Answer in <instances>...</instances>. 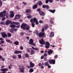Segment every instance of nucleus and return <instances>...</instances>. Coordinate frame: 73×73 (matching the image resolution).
<instances>
[{
	"mask_svg": "<svg viewBox=\"0 0 73 73\" xmlns=\"http://www.w3.org/2000/svg\"><path fill=\"white\" fill-rule=\"evenodd\" d=\"M22 68H19V69H20V70H20V71L21 72L24 73V66H22Z\"/></svg>",
	"mask_w": 73,
	"mask_h": 73,
	"instance_id": "obj_10",
	"label": "nucleus"
},
{
	"mask_svg": "<svg viewBox=\"0 0 73 73\" xmlns=\"http://www.w3.org/2000/svg\"><path fill=\"white\" fill-rule=\"evenodd\" d=\"M42 7L43 8L45 9V8L47 9H49V6L48 5H43L42 6Z\"/></svg>",
	"mask_w": 73,
	"mask_h": 73,
	"instance_id": "obj_9",
	"label": "nucleus"
},
{
	"mask_svg": "<svg viewBox=\"0 0 73 73\" xmlns=\"http://www.w3.org/2000/svg\"><path fill=\"white\" fill-rule=\"evenodd\" d=\"M42 32H44V29H42Z\"/></svg>",
	"mask_w": 73,
	"mask_h": 73,
	"instance_id": "obj_64",
	"label": "nucleus"
},
{
	"mask_svg": "<svg viewBox=\"0 0 73 73\" xmlns=\"http://www.w3.org/2000/svg\"><path fill=\"white\" fill-rule=\"evenodd\" d=\"M14 53L15 54H19V53H22V51L15 50L14 52Z\"/></svg>",
	"mask_w": 73,
	"mask_h": 73,
	"instance_id": "obj_13",
	"label": "nucleus"
},
{
	"mask_svg": "<svg viewBox=\"0 0 73 73\" xmlns=\"http://www.w3.org/2000/svg\"><path fill=\"white\" fill-rule=\"evenodd\" d=\"M49 11H50V12L51 13H54L55 12V11H56V10L55 9H54L53 10H51V9H49L48 10Z\"/></svg>",
	"mask_w": 73,
	"mask_h": 73,
	"instance_id": "obj_22",
	"label": "nucleus"
},
{
	"mask_svg": "<svg viewBox=\"0 0 73 73\" xmlns=\"http://www.w3.org/2000/svg\"><path fill=\"white\" fill-rule=\"evenodd\" d=\"M54 36V33L53 31H52L50 33V37H52Z\"/></svg>",
	"mask_w": 73,
	"mask_h": 73,
	"instance_id": "obj_24",
	"label": "nucleus"
},
{
	"mask_svg": "<svg viewBox=\"0 0 73 73\" xmlns=\"http://www.w3.org/2000/svg\"><path fill=\"white\" fill-rule=\"evenodd\" d=\"M16 27V26L15 25H10V27L11 28H15Z\"/></svg>",
	"mask_w": 73,
	"mask_h": 73,
	"instance_id": "obj_34",
	"label": "nucleus"
},
{
	"mask_svg": "<svg viewBox=\"0 0 73 73\" xmlns=\"http://www.w3.org/2000/svg\"><path fill=\"white\" fill-rule=\"evenodd\" d=\"M9 24H15V25H19L20 24L19 22H12L11 21L7 20L6 22V25H8Z\"/></svg>",
	"mask_w": 73,
	"mask_h": 73,
	"instance_id": "obj_1",
	"label": "nucleus"
},
{
	"mask_svg": "<svg viewBox=\"0 0 73 73\" xmlns=\"http://www.w3.org/2000/svg\"><path fill=\"white\" fill-rule=\"evenodd\" d=\"M5 16V14H3V12H2L0 13V17H3Z\"/></svg>",
	"mask_w": 73,
	"mask_h": 73,
	"instance_id": "obj_20",
	"label": "nucleus"
},
{
	"mask_svg": "<svg viewBox=\"0 0 73 73\" xmlns=\"http://www.w3.org/2000/svg\"><path fill=\"white\" fill-rule=\"evenodd\" d=\"M31 23V25L32 27H33V28H34L35 27V23L33 22V23Z\"/></svg>",
	"mask_w": 73,
	"mask_h": 73,
	"instance_id": "obj_35",
	"label": "nucleus"
},
{
	"mask_svg": "<svg viewBox=\"0 0 73 73\" xmlns=\"http://www.w3.org/2000/svg\"><path fill=\"white\" fill-rule=\"evenodd\" d=\"M25 55L27 58H28V57H29V55H28V54L27 53H25Z\"/></svg>",
	"mask_w": 73,
	"mask_h": 73,
	"instance_id": "obj_38",
	"label": "nucleus"
},
{
	"mask_svg": "<svg viewBox=\"0 0 73 73\" xmlns=\"http://www.w3.org/2000/svg\"><path fill=\"white\" fill-rule=\"evenodd\" d=\"M49 63L50 64H55L56 61L54 60H49Z\"/></svg>",
	"mask_w": 73,
	"mask_h": 73,
	"instance_id": "obj_7",
	"label": "nucleus"
},
{
	"mask_svg": "<svg viewBox=\"0 0 73 73\" xmlns=\"http://www.w3.org/2000/svg\"><path fill=\"white\" fill-rule=\"evenodd\" d=\"M13 58L14 59L15 58H16V56H13Z\"/></svg>",
	"mask_w": 73,
	"mask_h": 73,
	"instance_id": "obj_58",
	"label": "nucleus"
},
{
	"mask_svg": "<svg viewBox=\"0 0 73 73\" xmlns=\"http://www.w3.org/2000/svg\"><path fill=\"white\" fill-rule=\"evenodd\" d=\"M10 13H15L14 12H13V11H10Z\"/></svg>",
	"mask_w": 73,
	"mask_h": 73,
	"instance_id": "obj_60",
	"label": "nucleus"
},
{
	"mask_svg": "<svg viewBox=\"0 0 73 73\" xmlns=\"http://www.w3.org/2000/svg\"><path fill=\"white\" fill-rule=\"evenodd\" d=\"M7 36L9 37H11V34L10 33H7Z\"/></svg>",
	"mask_w": 73,
	"mask_h": 73,
	"instance_id": "obj_37",
	"label": "nucleus"
},
{
	"mask_svg": "<svg viewBox=\"0 0 73 73\" xmlns=\"http://www.w3.org/2000/svg\"><path fill=\"white\" fill-rule=\"evenodd\" d=\"M32 48L34 50H37L38 51V48H34V47L33 46H32Z\"/></svg>",
	"mask_w": 73,
	"mask_h": 73,
	"instance_id": "obj_27",
	"label": "nucleus"
},
{
	"mask_svg": "<svg viewBox=\"0 0 73 73\" xmlns=\"http://www.w3.org/2000/svg\"><path fill=\"white\" fill-rule=\"evenodd\" d=\"M19 42L18 41H16L14 42V44H15L16 45H19Z\"/></svg>",
	"mask_w": 73,
	"mask_h": 73,
	"instance_id": "obj_28",
	"label": "nucleus"
},
{
	"mask_svg": "<svg viewBox=\"0 0 73 73\" xmlns=\"http://www.w3.org/2000/svg\"><path fill=\"white\" fill-rule=\"evenodd\" d=\"M37 11H38V12H40L41 11V9H40V8L37 9Z\"/></svg>",
	"mask_w": 73,
	"mask_h": 73,
	"instance_id": "obj_44",
	"label": "nucleus"
},
{
	"mask_svg": "<svg viewBox=\"0 0 73 73\" xmlns=\"http://www.w3.org/2000/svg\"><path fill=\"white\" fill-rule=\"evenodd\" d=\"M35 53V51L34 50H31V54H34Z\"/></svg>",
	"mask_w": 73,
	"mask_h": 73,
	"instance_id": "obj_29",
	"label": "nucleus"
},
{
	"mask_svg": "<svg viewBox=\"0 0 73 73\" xmlns=\"http://www.w3.org/2000/svg\"><path fill=\"white\" fill-rule=\"evenodd\" d=\"M44 57H46L47 56V54L46 53H44Z\"/></svg>",
	"mask_w": 73,
	"mask_h": 73,
	"instance_id": "obj_53",
	"label": "nucleus"
},
{
	"mask_svg": "<svg viewBox=\"0 0 73 73\" xmlns=\"http://www.w3.org/2000/svg\"><path fill=\"white\" fill-rule=\"evenodd\" d=\"M2 2L0 0V7H1L2 6Z\"/></svg>",
	"mask_w": 73,
	"mask_h": 73,
	"instance_id": "obj_45",
	"label": "nucleus"
},
{
	"mask_svg": "<svg viewBox=\"0 0 73 73\" xmlns=\"http://www.w3.org/2000/svg\"><path fill=\"white\" fill-rule=\"evenodd\" d=\"M39 42L42 45H44V44H45V41L42 39H41V40H40L39 41Z\"/></svg>",
	"mask_w": 73,
	"mask_h": 73,
	"instance_id": "obj_8",
	"label": "nucleus"
},
{
	"mask_svg": "<svg viewBox=\"0 0 73 73\" xmlns=\"http://www.w3.org/2000/svg\"><path fill=\"white\" fill-rule=\"evenodd\" d=\"M27 18L28 19H31L32 17V15L28 16L27 17Z\"/></svg>",
	"mask_w": 73,
	"mask_h": 73,
	"instance_id": "obj_39",
	"label": "nucleus"
},
{
	"mask_svg": "<svg viewBox=\"0 0 73 73\" xmlns=\"http://www.w3.org/2000/svg\"><path fill=\"white\" fill-rule=\"evenodd\" d=\"M33 71H34V70L32 68H31L29 70V72L30 73H32V72H33Z\"/></svg>",
	"mask_w": 73,
	"mask_h": 73,
	"instance_id": "obj_36",
	"label": "nucleus"
},
{
	"mask_svg": "<svg viewBox=\"0 0 73 73\" xmlns=\"http://www.w3.org/2000/svg\"><path fill=\"white\" fill-rule=\"evenodd\" d=\"M34 41H33V40L32 39V38H31L29 40V44H30V45H32L33 43V42Z\"/></svg>",
	"mask_w": 73,
	"mask_h": 73,
	"instance_id": "obj_12",
	"label": "nucleus"
},
{
	"mask_svg": "<svg viewBox=\"0 0 73 73\" xmlns=\"http://www.w3.org/2000/svg\"><path fill=\"white\" fill-rule=\"evenodd\" d=\"M2 61H5V59H4V58L2 57Z\"/></svg>",
	"mask_w": 73,
	"mask_h": 73,
	"instance_id": "obj_61",
	"label": "nucleus"
},
{
	"mask_svg": "<svg viewBox=\"0 0 73 73\" xmlns=\"http://www.w3.org/2000/svg\"><path fill=\"white\" fill-rule=\"evenodd\" d=\"M46 44H45V47L46 48L48 49L50 46V43H49V42H46Z\"/></svg>",
	"mask_w": 73,
	"mask_h": 73,
	"instance_id": "obj_6",
	"label": "nucleus"
},
{
	"mask_svg": "<svg viewBox=\"0 0 73 73\" xmlns=\"http://www.w3.org/2000/svg\"><path fill=\"white\" fill-rule=\"evenodd\" d=\"M62 3H63V2H65L66 0H60V1H61Z\"/></svg>",
	"mask_w": 73,
	"mask_h": 73,
	"instance_id": "obj_52",
	"label": "nucleus"
},
{
	"mask_svg": "<svg viewBox=\"0 0 73 73\" xmlns=\"http://www.w3.org/2000/svg\"><path fill=\"white\" fill-rule=\"evenodd\" d=\"M53 20H54V18H51L50 20V22L51 24H53L54 23V21H53Z\"/></svg>",
	"mask_w": 73,
	"mask_h": 73,
	"instance_id": "obj_21",
	"label": "nucleus"
},
{
	"mask_svg": "<svg viewBox=\"0 0 73 73\" xmlns=\"http://www.w3.org/2000/svg\"><path fill=\"white\" fill-rule=\"evenodd\" d=\"M31 12H32V11L29 9H27L25 11V13H31Z\"/></svg>",
	"mask_w": 73,
	"mask_h": 73,
	"instance_id": "obj_15",
	"label": "nucleus"
},
{
	"mask_svg": "<svg viewBox=\"0 0 73 73\" xmlns=\"http://www.w3.org/2000/svg\"><path fill=\"white\" fill-rule=\"evenodd\" d=\"M6 42H10L11 41V40L9 39H6Z\"/></svg>",
	"mask_w": 73,
	"mask_h": 73,
	"instance_id": "obj_43",
	"label": "nucleus"
},
{
	"mask_svg": "<svg viewBox=\"0 0 73 73\" xmlns=\"http://www.w3.org/2000/svg\"><path fill=\"white\" fill-rule=\"evenodd\" d=\"M14 13H12L10 15V17L12 18V17H14Z\"/></svg>",
	"mask_w": 73,
	"mask_h": 73,
	"instance_id": "obj_33",
	"label": "nucleus"
},
{
	"mask_svg": "<svg viewBox=\"0 0 73 73\" xmlns=\"http://www.w3.org/2000/svg\"><path fill=\"white\" fill-rule=\"evenodd\" d=\"M17 56L19 58H21V54H19Z\"/></svg>",
	"mask_w": 73,
	"mask_h": 73,
	"instance_id": "obj_41",
	"label": "nucleus"
},
{
	"mask_svg": "<svg viewBox=\"0 0 73 73\" xmlns=\"http://www.w3.org/2000/svg\"><path fill=\"white\" fill-rule=\"evenodd\" d=\"M15 17L16 19H19L20 18V16L19 15H15Z\"/></svg>",
	"mask_w": 73,
	"mask_h": 73,
	"instance_id": "obj_23",
	"label": "nucleus"
},
{
	"mask_svg": "<svg viewBox=\"0 0 73 73\" xmlns=\"http://www.w3.org/2000/svg\"><path fill=\"white\" fill-rule=\"evenodd\" d=\"M35 23H36V25H38L39 24V23L38 22V21L36 22Z\"/></svg>",
	"mask_w": 73,
	"mask_h": 73,
	"instance_id": "obj_56",
	"label": "nucleus"
},
{
	"mask_svg": "<svg viewBox=\"0 0 73 73\" xmlns=\"http://www.w3.org/2000/svg\"><path fill=\"white\" fill-rule=\"evenodd\" d=\"M23 4L24 5H26L27 4V3H25V2H23Z\"/></svg>",
	"mask_w": 73,
	"mask_h": 73,
	"instance_id": "obj_54",
	"label": "nucleus"
},
{
	"mask_svg": "<svg viewBox=\"0 0 73 73\" xmlns=\"http://www.w3.org/2000/svg\"><path fill=\"white\" fill-rule=\"evenodd\" d=\"M30 21L31 23H35L38 21V20L36 17H34L33 19L31 18Z\"/></svg>",
	"mask_w": 73,
	"mask_h": 73,
	"instance_id": "obj_3",
	"label": "nucleus"
},
{
	"mask_svg": "<svg viewBox=\"0 0 73 73\" xmlns=\"http://www.w3.org/2000/svg\"><path fill=\"white\" fill-rule=\"evenodd\" d=\"M25 33H22H22H20L21 35H22V36H24Z\"/></svg>",
	"mask_w": 73,
	"mask_h": 73,
	"instance_id": "obj_50",
	"label": "nucleus"
},
{
	"mask_svg": "<svg viewBox=\"0 0 73 73\" xmlns=\"http://www.w3.org/2000/svg\"><path fill=\"white\" fill-rule=\"evenodd\" d=\"M2 21H4L5 19V17H4V16L3 17H2Z\"/></svg>",
	"mask_w": 73,
	"mask_h": 73,
	"instance_id": "obj_42",
	"label": "nucleus"
},
{
	"mask_svg": "<svg viewBox=\"0 0 73 73\" xmlns=\"http://www.w3.org/2000/svg\"><path fill=\"white\" fill-rule=\"evenodd\" d=\"M48 3H49V0H46L45 3L48 4Z\"/></svg>",
	"mask_w": 73,
	"mask_h": 73,
	"instance_id": "obj_55",
	"label": "nucleus"
},
{
	"mask_svg": "<svg viewBox=\"0 0 73 73\" xmlns=\"http://www.w3.org/2000/svg\"><path fill=\"white\" fill-rule=\"evenodd\" d=\"M18 25L16 26V27L17 28H19V27H20V23Z\"/></svg>",
	"mask_w": 73,
	"mask_h": 73,
	"instance_id": "obj_47",
	"label": "nucleus"
},
{
	"mask_svg": "<svg viewBox=\"0 0 73 73\" xmlns=\"http://www.w3.org/2000/svg\"><path fill=\"white\" fill-rule=\"evenodd\" d=\"M37 3L38 5H39V6H41V5H42L43 4V3H42V1H38L37 2Z\"/></svg>",
	"mask_w": 73,
	"mask_h": 73,
	"instance_id": "obj_16",
	"label": "nucleus"
},
{
	"mask_svg": "<svg viewBox=\"0 0 73 73\" xmlns=\"http://www.w3.org/2000/svg\"><path fill=\"white\" fill-rule=\"evenodd\" d=\"M39 23L42 24L44 23V22H43V21H42L41 20H40L39 21Z\"/></svg>",
	"mask_w": 73,
	"mask_h": 73,
	"instance_id": "obj_46",
	"label": "nucleus"
},
{
	"mask_svg": "<svg viewBox=\"0 0 73 73\" xmlns=\"http://www.w3.org/2000/svg\"><path fill=\"white\" fill-rule=\"evenodd\" d=\"M48 53L49 55H50V54L53 53V50L50 49L48 51Z\"/></svg>",
	"mask_w": 73,
	"mask_h": 73,
	"instance_id": "obj_17",
	"label": "nucleus"
},
{
	"mask_svg": "<svg viewBox=\"0 0 73 73\" xmlns=\"http://www.w3.org/2000/svg\"><path fill=\"white\" fill-rule=\"evenodd\" d=\"M58 57V55H56L54 56L55 58H57Z\"/></svg>",
	"mask_w": 73,
	"mask_h": 73,
	"instance_id": "obj_57",
	"label": "nucleus"
},
{
	"mask_svg": "<svg viewBox=\"0 0 73 73\" xmlns=\"http://www.w3.org/2000/svg\"><path fill=\"white\" fill-rule=\"evenodd\" d=\"M34 33H35L36 35H38V34H39V32L38 31V30H36L35 32H34Z\"/></svg>",
	"mask_w": 73,
	"mask_h": 73,
	"instance_id": "obj_32",
	"label": "nucleus"
},
{
	"mask_svg": "<svg viewBox=\"0 0 73 73\" xmlns=\"http://www.w3.org/2000/svg\"><path fill=\"white\" fill-rule=\"evenodd\" d=\"M1 71L2 72H7L8 70V69L7 68H2L1 69Z\"/></svg>",
	"mask_w": 73,
	"mask_h": 73,
	"instance_id": "obj_11",
	"label": "nucleus"
},
{
	"mask_svg": "<svg viewBox=\"0 0 73 73\" xmlns=\"http://www.w3.org/2000/svg\"><path fill=\"white\" fill-rule=\"evenodd\" d=\"M49 1L50 2V3H52V2H53V0H49Z\"/></svg>",
	"mask_w": 73,
	"mask_h": 73,
	"instance_id": "obj_59",
	"label": "nucleus"
},
{
	"mask_svg": "<svg viewBox=\"0 0 73 73\" xmlns=\"http://www.w3.org/2000/svg\"><path fill=\"white\" fill-rule=\"evenodd\" d=\"M37 6H38V4L37 3H36L35 5H34L33 7V8L34 9H36V8H37Z\"/></svg>",
	"mask_w": 73,
	"mask_h": 73,
	"instance_id": "obj_19",
	"label": "nucleus"
},
{
	"mask_svg": "<svg viewBox=\"0 0 73 73\" xmlns=\"http://www.w3.org/2000/svg\"><path fill=\"white\" fill-rule=\"evenodd\" d=\"M29 29H30V27L29 26H27L25 28V29L27 31H29Z\"/></svg>",
	"mask_w": 73,
	"mask_h": 73,
	"instance_id": "obj_30",
	"label": "nucleus"
},
{
	"mask_svg": "<svg viewBox=\"0 0 73 73\" xmlns=\"http://www.w3.org/2000/svg\"><path fill=\"white\" fill-rule=\"evenodd\" d=\"M38 36L39 37H42V38H44L46 37L45 36V33H44L40 32L38 34Z\"/></svg>",
	"mask_w": 73,
	"mask_h": 73,
	"instance_id": "obj_2",
	"label": "nucleus"
},
{
	"mask_svg": "<svg viewBox=\"0 0 73 73\" xmlns=\"http://www.w3.org/2000/svg\"><path fill=\"white\" fill-rule=\"evenodd\" d=\"M1 34H2V37L3 38H5L8 37V35H7V34H6V33H5V32L1 33Z\"/></svg>",
	"mask_w": 73,
	"mask_h": 73,
	"instance_id": "obj_4",
	"label": "nucleus"
},
{
	"mask_svg": "<svg viewBox=\"0 0 73 73\" xmlns=\"http://www.w3.org/2000/svg\"><path fill=\"white\" fill-rule=\"evenodd\" d=\"M44 64L45 65V66H48V65H49V64L48 63V62H45Z\"/></svg>",
	"mask_w": 73,
	"mask_h": 73,
	"instance_id": "obj_31",
	"label": "nucleus"
},
{
	"mask_svg": "<svg viewBox=\"0 0 73 73\" xmlns=\"http://www.w3.org/2000/svg\"><path fill=\"white\" fill-rule=\"evenodd\" d=\"M39 13L41 16H45V14L44 13L43 11H40L39 12Z\"/></svg>",
	"mask_w": 73,
	"mask_h": 73,
	"instance_id": "obj_18",
	"label": "nucleus"
},
{
	"mask_svg": "<svg viewBox=\"0 0 73 73\" xmlns=\"http://www.w3.org/2000/svg\"><path fill=\"white\" fill-rule=\"evenodd\" d=\"M27 52H28L29 53L30 52H31V50H30L29 49H27Z\"/></svg>",
	"mask_w": 73,
	"mask_h": 73,
	"instance_id": "obj_63",
	"label": "nucleus"
},
{
	"mask_svg": "<svg viewBox=\"0 0 73 73\" xmlns=\"http://www.w3.org/2000/svg\"><path fill=\"white\" fill-rule=\"evenodd\" d=\"M12 66V64H10V65L9 66L8 68L9 69H11V67Z\"/></svg>",
	"mask_w": 73,
	"mask_h": 73,
	"instance_id": "obj_40",
	"label": "nucleus"
},
{
	"mask_svg": "<svg viewBox=\"0 0 73 73\" xmlns=\"http://www.w3.org/2000/svg\"><path fill=\"white\" fill-rule=\"evenodd\" d=\"M27 68H28V69H30V68H31V67L30 66H29V65H27Z\"/></svg>",
	"mask_w": 73,
	"mask_h": 73,
	"instance_id": "obj_48",
	"label": "nucleus"
},
{
	"mask_svg": "<svg viewBox=\"0 0 73 73\" xmlns=\"http://www.w3.org/2000/svg\"><path fill=\"white\" fill-rule=\"evenodd\" d=\"M29 64L31 68H33L34 66H35V63H32V62H30Z\"/></svg>",
	"mask_w": 73,
	"mask_h": 73,
	"instance_id": "obj_14",
	"label": "nucleus"
},
{
	"mask_svg": "<svg viewBox=\"0 0 73 73\" xmlns=\"http://www.w3.org/2000/svg\"><path fill=\"white\" fill-rule=\"evenodd\" d=\"M48 68H51V66L50 65H49L48 66Z\"/></svg>",
	"mask_w": 73,
	"mask_h": 73,
	"instance_id": "obj_62",
	"label": "nucleus"
},
{
	"mask_svg": "<svg viewBox=\"0 0 73 73\" xmlns=\"http://www.w3.org/2000/svg\"><path fill=\"white\" fill-rule=\"evenodd\" d=\"M10 32L12 33H14V29L12 28L10 30Z\"/></svg>",
	"mask_w": 73,
	"mask_h": 73,
	"instance_id": "obj_26",
	"label": "nucleus"
},
{
	"mask_svg": "<svg viewBox=\"0 0 73 73\" xmlns=\"http://www.w3.org/2000/svg\"><path fill=\"white\" fill-rule=\"evenodd\" d=\"M1 44H3L4 43V41L3 40H1L0 41Z\"/></svg>",
	"mask_w": 73,
	"mask_h": 73,
	"instance_id": "obj_49",
	"label": "nucleus"
},
{
	"mask_svg": "<svg viewBox=\"0 0 73 73\" xmlns=\"http://www.w3.org/2000/svg\"><path fill=\"white\" fill-rule=\"evenodd\" d=\"M26 27H27V24L24 23H22V25L21 26V29H23V30L25 29Z\"/></svg>",
	"mask_w": 73,
	"mask_h": 73,
	"instance_id": "obj_5",
	"label": "nucleus"
},
{
	"mask_svg": "<svg viewBox=\"0 0 73 73\" xmlns=\"http://www.w3.org/2000/svg\"><path fill=\"white\" fill-rule=\"evenodd\" d=\"M20 49L21 50H23V49H24V48L23 47V46H21L20 47Z\"/></svg>",
	"mask_w": 73,
	"mask_h": 73,
	"instance_id": "obj_51",
	"label": "nucleus"
},
{
	"mask_svg": "<svg viewBox=\"0 0 73 73\" xmlns=\"http://www.w3.org/2000/svg\"><path fill=\"white\" fill-rule=\"evenodd\" d=\"M48 28H49V26L47 25H45L44 27V28L46 30Z\"/></svg>",
	"mask_w": 73,
	"mask_h": 73,
	"instance_id": "obj_25",
	"label": "nucleus"
}]
</instances>
